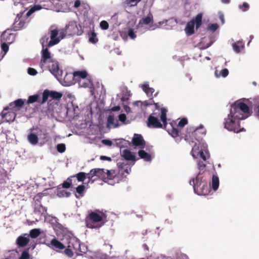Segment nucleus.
<instances>
[{"instance_id": "f257e3e1", "label": "nucleus", "mask_w": 259, "mask_h": 259, "mask_svg": "<svg viewBox=\"0 0 259 259\" xmlns=\"http://www.w3.org/2000/svg\"><path fill=\"white\" fill-rule=\"evenodd\" d=\"M248 102V99H243L236 101L231 105L230 113L224 120L226 129L236 133L244 131V128H240V121L251 115V110L247 104Z\"/></svg>"}, {"instance_id": "f03ea898", "label": "nucleus", "mask_w": 259, "mask_h": 259, "mask_svg": "<svg viewBox=\"0 0 259 259\" xmlns=\"http://www.w3.org/2000/svg\"><path fill=\"white\" fill-rule=\"evenodd\" d=\"M42 50L41 51V59L40 66L42 69L47 68L50 73L56 78H60L63 73L62 69L60 68L58 61L52 58L51 53L47 48H44L45 38L42 39Z\"/></svg>"}, {"instance_id": "7ed1b4c3", "label": "nucleus", "mask_w": 259, "mask_h": 259, "mask_svg": "<svg viewBox=\"0 0 259 259\" xmlns=\"http://www.w3.org/2000/svg\"><path fill=\"white\" fill-rule=\"evenodd\" d=\"M32 0H21L18 2L20 6H22L25 9L24 12L18 14L14 22L13 27L15 30H18L22 28L26 23V19L32 14L36 11L41 10L42 7L39 5H36L32 6Z\"/></svg>"}, {"instance_id": "20e7f679", "label": "nucleus", "mask_w": 259, "mask_h": 259, "mask_svg": "<svg viewBox=\"0 0 259 259\" xmlns=\"http://www.w3.org/2000/svg\"><path fill=\"white\" fill-rule=\"evenodd\" d=\"M153 22V17L151 13H149L147 16L142 18L139 22L136 27V33L142 34L148 30H153L155 27L151 24Z\"/></svg>"}, {"instance_id": "39448f33", "label": "nucleus", "mask_w": 259, "mask_h": 259, "mask_svg": "<svg viewBox=\"0 0 259 259\" xmlns=\"http://www.w3.org/2000/svg\"><path fill=\"white\" fill-rule=\"evenodd\" d=\"M103 213L91 212L87 220V226L89 228L98 229L103 225Z\"/></svg>"}, {"instance_id": "423d86ee", "label": "nucleus", "mask_w": 259, "mask_h": 259, "mask_svg": "<svg viewBox=\"0 0 259 259\" xmlns=\"http://www.w3.org/2000/svg\"><path fill=\"white\" fill-rule=\"evenodd\" d=\"M65 33L63 30L59 31L56 29L51 30L50 33V40L48 42L47 45L45 44L44 47L45 46H47L48 47H51L55 45H57L60 42V41L62 39H63L65 37ZM44 38H45V44L47 43L48 40L49 39V37L45 36L44 37ZM42 38H44V37H42ZM41 41L42 42V40H41Z\"/></svg>"}, {"instance_id": "0eeeda50", "label": "nucleus", "mask_w": 259, "mask_h": 259, "mask_svg": "<svg viewBox=\"0 0 259 259\" xmlns=\"http://www.w3.org/2000/svg\"><path fill=\"white\" fill-rule=\"evenodd\" d=\"M56 79L64 86H70L75 83L74 73L73 74L66 73L64 77L62 74L60 76V78Z\"/></svg>"}, {"instance_id": "6e6552de", "label": "nucleus", "mask_w": 259, "mask_h": 259, "mask_svg": "<svg viewBox=\"0 0 259 259\" xmlns=\"http://www.w3.org/2000/svg\"><path fill=\"white\" fill-rule=\"evenodd\" d=\"M68 246L72 247L75 250H78L81 253H85L87 251V247L84 244H81L76 238L71 239V241L69 242Z\"/></svg>"}, {"instance_id": "1a4fd4ad", "label": "nucleus", "mask_w": 259, "mask_h": 259, "mask_svg": "<svg viewBox=\"0 0 259 259\" xmlns=\"http://www.w3.org/2000/svg\"><path fill=\"white\" fill-rule=\"evenodd\" d=\"M147 125L148 127L152 128L162 127V124L159 121L156 113H153L149 116L148 119Z\"/></svg>"}, {"instance_id": "9d476101", "label": "nucleus", "mask_w": 259, "mask_h": 259, "mask_svg": "<svg viewBox=\"0 0 259 259\" xmlns=\"http://www.w3.org/2000/svg\"><path fill=\"white\" fill-rule=\"evenodd\" d=\"M25 101V100L22 99H17L9 103L8 106L4 108V110L11 109L14 111H18L24 105Z\"/></svg>"}, {"instance_id": "9b49d317", "label": "nucleus", "mask_w": 259, "mask_h": 259, "mask_svg": "<svg viewBox=\"0 0 259 259\" xmlns=\"http://www.w3.org/2000/svg\"><path fill=\"white\" fill-rule=\"evenodd\" d=\"M133 145L143 149L145 145V142L141 135L135 134L132 139Z\"/></svg>"}, {"instance_id": "f8f14e48", "label": "nucleus", "mask_w": 259, "mask_h": 259, "mask_svg": "<svg viewBox=\"0 0 259 259\" xmlns=\"http://www.w3.org/2000/svg\"><path fill=\"white\" fill-rule=\"evenodd\" d=\"M204 180H203V178L199 174L195 179H193L190 181V184L193 185L194 191L195 192L196 187L200 189H202L204 188Z\"/></svg>"}, {"instance_id": "ddd939ff", "label": "nucleus", "mask_w": 259, "mask_h": 259, "mask_svg": "<svg viewBox=\"0 0 259 259\" xmlns=\"http://www.w3.org/2000/svg\"><path fill=\"white\" fill-rule=\"evenodd\" d=\"M139 87L145 92L146 95L150 98L153 97V94L154 92V89L149 87V82L148 81H145L142 84H139Z\"/></svg>"}, {"instance_id": "4468645a", "label": "nucleus", "mask_w": 259, "mask_h": 259, "mask_svg": "<svg viewBox=\"0 0 259 259\" xmlns=\"http://www.w3.org/2000/svg\"><path fill=\"white\" fill-rule=\"evenodd\" d=\"M77 83L79 88H89L91 92V95H93V84L90 79L88 78L82 79V80H79Z\"/></svg>"}, {"instance_id": "2eb2a0df", "label": "nucleus", "mask_w": 259, "mask_h": 259, "mask_svg": "<svg viewBox=\"0 0 259 259\" xmlns=\"http://www.w3.org/2000/svg\"><path fill=\"white\" fill-rule=\"evenodd\" d=\"M130 96V91L126 87L122 88L121 89V93L117 95V97L118 99H120V102L121 103H123V102L127 100Z\"/></svg>"}, {"instance_id": "dca6fc26", "label": "nucleus", "mask_w": 259, "mask_h": 259, "mask_svg": "<svg viewBox=\"0 0 259 259\" xmlns=\"http://www.w3.org/2000/svg\"><path fill=\"white\" fill-rule=\"evenodd\" d=\"M15 40V35L9 31H5L1 35V40L9 44H12Z\"/></svg>"}, {"instance_id": "f3484780", "label": "nucleus", "mask_w": 259, "mask_h": 259, "mask_svg": "<svg viewBox=\"0 0 259 259\" xmlns=\"http://www.w3.org/2000/svg\"><path fill=\"white\" fill-rule=\"evenodd\" d=\"M29 241V235L27 234H24L17 239L16 243L19 247H24L27 245Z\"/></svg>"}, {"instance_id": "a211bd4d", "label": "nucleus", "mask_w": 259, "mask_h": 259, "mask_svg": "<svg viewBox=\"0 0 259 259\" xmlns=\"http://www.w3.org/2000/svg\"><path fill=\"white\" fill-rule=\"evenodd\" d=\"M197 141L199 142V145H201V149L198 152L197 155H199L203 161H205L206 160V155L207 154V145L205 143H200L199 140L197 139Z\"/></svg>"}, {"instance_id": "6ab92c4d", "label": "nucleus", "mask_w": 259, "mask_h": 259, "mask_svg": "<svg viewBox=\"0 0 259 259\" xmlns=\"http://www.w3.org/2000/svg\"><path fill=\"white\" fill-rule=\"evenodd\" d=\"M78 28L76 23L74 21L70 22L66 26V31L68 35H73L75 34Z\"/></svg>"}, {"instance_id": "aec40b11", "label": "nucleus", "mask_w": 259, "mask_h": 259, "mask_svg": "<svg viewBox=\"0 0 259 259\" xmlns=\"http://www.w3.org/2000/svg\"><path fill=\"white\" fill-rule=\"evenodd\" d=\"M48 246L52 247L53 249H63L65 248L63 244L55 238L53 239L50 244H48Z\"/></svg>"}, {"instance_id": "412c9836", "label": "nucleus", "mask_w": 259, "mask_h": 259, "mask_svg": "<svg viewBox=\"0 0 259 259\" xmlns=\"http://www.w3.org/2000/svg\"><path fill=\"white\" fill-rule=\"evenodd\" d=\"M5 111L3 110L1 115L3 118H6V122L13 121L16 118V113L13 111L5 113Z\"/></svg>"}, {"instance_id": "4be33fe9", "label": "nucleus", "mask_w": 259, "mask_h": 259, "mask_svg": "<svg viewBox=\"0 0 259 259\" xmlns=\"http://www.w3.org/2000/svg\"><path fill=\"white\" fill-rule=\"evenodd\" d=\"M74 76H75V81L78 82L79 80L85 79L87 78L88 73L85 70L77 71L74 72Z\"/></svg>"}, {"instance_id": "5701e85b", "label": "nucleus", "mask_w": 259, "mask_h": 259, "mask_svg": "<svg viewBox=\"0 0 259 259\" xmlns=\"http://www.w3.org/2000/svg\"><path fill=\"white\" fill-rule=\"evenodd\" d=\"M209 188L208 187L206 182L204 180V188L202 189H198L197 187L195 188V193L198 195H206L209 191Z\"/></svg>"}, {"instance_id": "b1692460", "label": "nucleus", "mask_w": 259, "mask_h": 259, "mask_svg": "<svg viewBox=\"0 0 259 259\" xmlns=\"http://www.w3.org/2000/svg\"><path fill=\"white\" fill-rule=\"evenodd\" d=\"M122 156L126 160L136 161V157L132 152L127 149H124L121 153Z\"/></svg>"}, {"instance_id": "393cba45", "label": "nucleus", "mask_w": 259, "mask_h": 259, "mask_svg": "<svg viewBox=\"0 0 259 259\" xmlns=\"http://www.w3.org/2000/svg\"><path fill=\"white\" fill-rule=\"evenodd\" d=\"M229 74V70L227 68L223 69L221 70L216 69L214 71V76L216 78L226 77Z\"/></svg>"}, {"instance_id": "a878e982", "label": "nucleus", "mask_w": 259, "mask_h": 259, "mask_svg": "<svg viewBox=\"0 0 259 259\" xmlns=\"http://www.w3.org/2000/svg\"><path fill=\"white\" fill-rule=\"evenodd\" d=\"M194 23L193 21L189 22L186 25V27L185 29V31L188 36H190L193 34L194 32V27H195Z\"/></svg>"}, {"instance_id": "bb28decb", "label": "nucleus", "mask_w": 259, "mask_h": 259, "mask_svg": "<svg viewBox=\"0 0 259 259\" xmlns=\"http://www.w3.org/2000/svg\"><path fill=\"white\" fill-rule=\"evenodd\" d=\"M141 0H122V6L124 8L136 6Z\"/></svg>"}, {"instance_id": "cd10ccee", "label": "nucleus", "mask_w": 259, "mask_h": 259, "mask_svg": "<svg viewBox=\"0 0 259 259\" xmlns=\"http://www.w3.org/2000/svg\"><path fill=\"white\" fill-rule=\"evenodd\" d=\"M138 154L140 158L143 159L145 161L150 162L151 161V155L146 152L144 150H140L138 152Z\"/></svg>"}, {"instance_id": "c85d7f7f", "label": "nucleus", "mask_w": 259, "mask_h": 259, "mask_svg": "<svg viewBox=\"0 0 259 259\" xmlns=\"http://www.w3.org/2000/svg\"><path fill=\"white\" fill-rule=\"evenodd\" d=\"M232 47L235 53H240L241 52V50L244 47V44H243L242 40H239L237 42L233 43L232 44Z\"/></svg>"}, {"instance_id": "c756f323", "label": "nucleus", "mask_w": 259, "mask_h": 259, "mask_svg": "<svg viewBox=\"0 0 259 259\" xmlns=\"http://www.w3.org/2000/svg\"><path fill=\"white\" fill-rule=\"evenodd\" d=\"M45 222L51 224L52 225H56L57 223L58 219L57 218L49 215L48 214H44Z\"/></svg>"}, {"instance_id": "7c9ffc66", "label": "nucleus", "mask_w": 259, "mask_h": 259, "mask_svg": "<svg viewBox=\"0 0 259 259\" xmlns=\"http://www.w3.org/2000/svg\"><path fill=\"white\" fill-rule=\"evenodd\" d=\"M166 113L167 110L164 108H162L160 109V120L162 122L164 128L166 127L167 125L166 122Z\"/></svg>"}, {"instance_id": "2f4dec72", "label": "nucleus", "mask_w": 259, "mask_h": 259, "mask_svg": "<svg viewBox=\"0 0 259 259\" xmlns=\"http://www.w3.org/2000/svg\"><path fill=\"white\" fill-rule=\"evenodd\" d=\"M202 19V14L201 13H199L196 15V16L193 20L191 21L194 22V25L196 26V29H198L201 25Z\"/></svg>"}, {"instance_id": "473e14b6", "label": "nucleus", "mask_w": 259, "mask_h": 259, "mask_svg": "<svg viewBox=\"0 0 259 259\" xmlns=\"http://www.w3.org/2000/svg\"><path fill=\"white\" fill-rule=\"evenodd\" d=\"M27 139L28 142L33 145H35L38 143L37 136L33 133H31L28 135Z\"/></svg>"}, {"instance_id": "72a5a7b5", "label": "nucleus", "mask_w": 259, "mask_h": 259, "mask_svg": "<svg viewBox=\"0 0 259 259\" xmlns=\"http://www.w3.org/2000/svg\"><path fill=\"white\" fill-rule=\"evenodd\" d=\"M212 188L214 191L218 189L219 186V177L215 175H213L212 177Z\"/></svg>"}, {"instance_id": "f704fd0d", "label": "nucleus", "mask_w": 259, "mask_h": 259, "mask_svg": "<svg viewBox=\"0 0 259 259\" xmlns=\"http://www.w3.org/2000/svg\"><path fill=\"white\" fill-rule=\"evenodd\" d=\"M107 127L111 128L112 127H118V124L114 123V118L113 115H109L107 118Z\"/></svg>"}, {"instance_id": "c9c22d12", "label": "nucleus", "mask_w": 259, "mask_h": 259, "mask_svg": "<svg viewBox=\"0 0 259 259\" xmlns=\"http://www.w3.org/2000/svg\"><path fill=\"white\" fill-rule=\"evenodd\" d=\"M96 259H119L118 257L112 256L108 257L106 254H102L100 252H97L95 254Z\"/></svg>"}, {"instance_id": "e433bc0d", "label": "nucleus", "mask_w": 259, "mask_h": 259, "mask_svg": "<svg viewBox=\"0 0 259 259\" xmlns=\"http://www.w3.org/2000/svg\"><path fill=\"white\" fill-rule=\"evenodd\" d=\"M34 211L35 213L38 212L44 215V213L47 211V209L45 207H43L40 204H38L35 206Z\"/></svg>"}, {"instance_id": "4c0bfd02", "label": "nucleus", "mask_w": 259, "mask_h": 259, "mask_svg": "<svg viewBox=\"0 0 259 259\" xmlns=\"http://www.w3.org/2000/svg\"><path fill=\"white\" fill-rule=\"evenodd\" d=\"M40 234V230L38 229H33L30 230L29 236L31 237L32 238H36Z\"/></svg>"}, {"instance_id": "58836bf2", "label": "nucleus", "mask_w": 259, "mask_h": 259, "mask_svg": "<svg viewBox=\"0 0 259 259\" xmlns=\"http://www.w3.org/2000/svg\"><path fill=\"white\" fill-rule=\"evenodd\" d=\"M97 172V177L99 178L104 179L105 177V169L96 168Z\"/></svg>"}, {"instance_id": "ea45409f", "label": "nucleus", "mask_w": 259, "mask_h": 259, "mask_svg": "<svg viewBox=\"0 0 259 259\" xmlns=\"http://www.w3.org/2000/svg\"><path fill=\"white\" fill-rule=\"evenodd\" d=\"M50 97L54 99H60L62 96V94L61 93L55 91H51L50 92Z\"/></svg>"}, {"instance_id": "a19ab883", "label": "nucleus", "mask_w": 259, "mask_h": 259, "mask_svg": "<svg viewBox=\"0 0 259 259\" xmlns=\"http://www.w3.org/2000/svg\"><path fill=\"white\" fill-rule=\"evenodd\" d=\"M70 195V193L64 190H59L57 195L59 197H68Z\"/></svg>"}, {"instance_id": "79ce46f5", "label": "nucleus", "mask_w": 259, "mask_h": 259, "mask_svg": "<svg viewBox=\"0 0 259 259\" xmlns=\"http://www.w3.org/2000/svg\"><path fill=\"white\" fill-rule=\"evenodd\" d=\"M38 99V95L37 94L30 96L28 97V99L27 101V104H32L33 103L37 101Z\"/></svg>"}, {"instance_id": "37998d69", "label": "nucleus", "mask_w": 259, "mask_h": 259, "mask_svg": "<svg viewBox=\"0 0 259 259\" xmlns=\"http://www.w3.org/2000/svg\"><path fill=\"white\" fill-rule=\"evenodd\" d=\"M49 97H50V91L47 90H45L42 94V100L41 103L43 104L47 102Z\"/></svg>"}, {"instance_id": "c03bdc74", "label": "nucleus", "mask_w": 259, "mask_h": 259, "mask_svg": "<svg viewBox=\"0 0 259 259\" xmlns=\"http://www.w3.org/2000/svg\"><path fill=\"white\" fill-rule=\"evenodd\" d=\"M168 133L173 137L176 138L179 136V131L175 127L172 126L170 131L168 132Z\"/></svg>"}, {"instance_id": "a18cd8bd", "label": "nucleus", "mask_w": 259, "mask_h": 259, "mask_svg": "<svg viewBox=\"0 0 259 259\" xmlns=\"http://www.w3.org/2000/svg\"><path fill=\"white\" fill-rule=\"evenodd\" d=\"M199 149V146L197 145L196 142L194 143V145L192 146V149L191 151L192 155L193 157H195L197 153H198V151Z\"/></svg>"}, {"instance_id": "49530a36", "label": "nucleus", "mask_w": 259, "mask_h": 259, "mask_svg": "<svg viewBox=\"0 0 259 259\" xmlns=\"http://www.w3.org/2000/svg\"><path fill=\"white\" fill-rule=\"evenodd\" d=\"M238 8L242 12H246L248 10L249 8V6L248 3L244 2L242 5H239Z\"/></svg>"}, {"instance_id": "de8ad7c7", "label": "nucleus", "mask_w": 259, "mask_h": 259, "mask_svg": "<svg viewBox=\"0 0 259 259\" xmlns=\"http://www.w3.org/2000/svg\"><path fill=\"white\" fill-rule=\"evenodd\" d=\"M72 108V110L74 113V114L77 113L78 111V107L77 105H75L73 102H71L70 104H68V108L71 109Z\"/></svg>"}, {"instance_id": "09e8293b", "label": "nucleus", "mask_w": 259, "mask_h": 259, "mask_svg": "<svg viewBox=\"0 0 259 259\" xmlns=\"http://www.w3.org/2000/svg\"><path fill=\"white\" fill-rule=\"evenodd\" d=\"M77 180L79 182L83 181L86 178V174L83 172H80L76 175Z\"/></svg>"}, {"instance_id": "8fccbe9b", "label": "nucleus", "mask_w": 259, "mask_h": 259, "mask_svg": "<svg viewBox=\"0 0 259 259\" xmlns=\"http://www.w3.org/2000/svg\"><path fill=\"white\" fill-rule=\"evenodd\" d=\"M57 149L59 153L64 152L66 149L65 145L62 143L58 144Z\"/></svg>"}, {"instance_id": "3c124183", "label": "nucleus", "mask_w": 259, "mask_h": 259, "mask_svg": "<svg viewBox=\"0 0 259 259\" xmlns=\"http://www.w3.org/2000/svg\"><path fill=\"white\" fill-rule=\"evenodd\" d=\"M199 132H201V135L202 136L205 135V131L203 130V126L202 125H200L194 131V134L197 135V133H199Z\"/></svg>"}, {"instance_id": "603ef678", "label": "nucleus", "mask_w": 259, "mask_h": 259, "mask_svg": "<svg viewBox=\"0 0 259 259\" xmlns=\"http://www.w3.org/2000/svg\"><path fill=\"white\" fill-rule=\"evenodd\" d=\"M30 257V255L27 250H24L21 253L20 256L18 258V259H29Z\"/></svg>"}, {"instance_id": "864d4df0", "label": "nucleus", "mask_w": 259, "mask_h": 259, "mask_svg": "<svg viewBox=\"0 0 259 259\" xmlns=\"http://www.w3.org/2000/svg\"><path fill=\"white\" fill-rule=\"evenodd\" d=\"M89 41L93 43V44H95L97 42L98 39L96 38V34L95 32H92L91 36L89 38Z\"/></svg>"}, {"instance_id": "5fc2aeb1", "label": "nucleus", "mask_w": 259, "mask_h": 259, "mask_svg": "<svg viewBox=\"0 0 259 259\" xmlns=\"http://www.w3.org/2000/svg\"><path fill=\"white\" fill-rule=\"evenodd\" d=\"M100 26L102 29L107 30L109 27V24L106 21L103 20L100 22Z\"/></svg>"}, {"instance_id": "6e6d98bb", "label": "nucleus", "mask_w": 259, "mask_h": 259, "mask_svg": "<svg viewBox=\"0 0 259 259\" xmlns=\"http://www.w3.org/2000/svg\"><path fill=\"white\" fill-rule=\"evenodd\" d=\"M8 44H7L6 42H4L2 45H1V48H2V50L4 52V55H6V54L8 52V51H9V46H8Z\"/></svg>"}, {"instance_id": "4d7b16f0", "label": "nucleus", "mask_w": 259, "mask_h": 259, "mask_svg": "<svg viewBox=\"0 0 259 259\" xmlns=\"http://www.w3.org/2000/svg\"><path fill=\"white\" fill-rule=\"evenodd\" d=\"M188 123V120L186 118H183L180 120L178 123V126L180 127H184L185 125Z\"/></svg>"}, {"instance_id": "13d9d810", "label": "nucleus", "mask_w": 259, "mask_h": 259, "mask_svg": "<svg viewBox=\"0 0 259 259\" xmlns=\"http://www.w3.org/2000/svg\"><path fill=\"white\" fill-rule=\"evenodd\" d=\"M218 27L219 25L215 23L209 25L208 27V29L211 30L212 32H214L215 30H217Z\"/></svg>"}, {"instance_id": "bf43d9fd", "label": "nucleus", "mask_w": 259, "mask_h": 259, "mask_svg": "<svg viewBox=\"0 0 259 259\" xmlns=\"http://www.w3.org/2000/svg\"><path fill=\"white\" fill-rule=\"evenodd\" d=\"M27 72L29 75L33 76L35 75L37 73V71L35 69L31 67L28 68Z\"/></svg>"}, {"instance_id": "052dcab7", "label": "nucleus", "mask_w": 259, "mask_h": 259, "mask_svg": "<svg viewBox=\"0 0 259 259\" xmlns=\"http://www.w3.org/2000/svg\"><path fill=\"white\" fill-rule=\"evenodd\" d=\"M127 35L132 39H135L136 37V35L132 29H130L128 30Z\"/></svg>"}, {"instance_id": "680f3d73", "label": "nucleus", "mask_w": 259, "mask_h": 259, "mask_svg": "<svg viewBox=\"0 0 259 259\" xmlns=\"http://www.w3.org/2000/svg\"><path fill=\"white\" fill-rule=\"evenodd\" d=\"M71 180L70 179L68 178L66 182H64L63 183V184H62L63 187L64 188H69L71 185Z\"/></svg>"}, {"instance_id": "e2e57ef3", "label": "nucleus", "mask_w": 259, "mask_h": 259, "mask_svg": "<svg viewBox=\"0 0 259 259\" xmlns=\"http://www.w3.org/2000/svg\"><path fill=\"white\" fill-rule=\"evenodd\" d=\"M142 107L143 106L147 107L148 106L152 105V104L153 103V101L151 99H150L149 100H147V101H145L143 102L142 101Z\"/></svg>"}, {"instance_id": "0e129e2a", "label": "nucleus", "mask_w": 259, "mask_h": 259, "mask_svg": "<svg viewBox=\"0 0 259 259\" xmlns=\"http://www.w3.org/2000/svg\"><path fill=\"white\" fill-rule=\"evenodd\" d=\"M84 188H85V187L84 185H79L78 186L76 190V192L79 194H81L84 190Z\"/></svg>"}, {"instance_id": "69168bd1", "label": "nucleus", "mask_w": 259, "mask_h": 259, "mask_svg": "<svg viewBox=\"0 0 259 259\" xmlns=\"http://www.w3.org/2000/svg\"><path fill=\"white\" fill-rule=\"evenodd\" d=\"M254 114L257 119L259 120V103L256 105L255 107Z\"/></svg>"}, {"instance_id": "338daca9", "label": "nucleus", "mask_w": 259, "mask_h": 259, "mask_svg": "<svg viewBox=\"0 0 259 259\" xmlns=\"http://www.w3.org/2000/svg\"><path fill=\"white\" fill-rule=\"evenodd\" d=\"M118 119H119V121H120L121 122H122L123 123H124L126 119V117L125 114H121L119 115Z\"/></svg>"}, {"instance_id": "774afa93", "label": "nucleus", "mask_w": 259, "mask_h": 259, "mask_svg": "<svg viewBox=\"0 0 259 259\" xmlns=\"http://www.w3.org/2000/svg\"><path fill=\"white\" fill-rule=\"evenodd\" d=\"M65 254L67 255L68 257H71L73 253L72 251L69 248H67L64 250Z\"/></svg>"}]
</instances>
